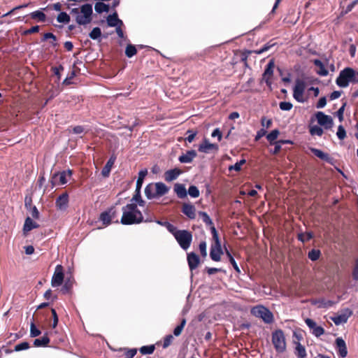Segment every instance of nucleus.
Instances as JSON below:
<instances>
[{"label": "nucleus", "mask_w": 358, "mask_h": 358, "mask_svg": "<svg viewBox=\"0 0 358 358\" xmlns=\"http://www.w3.org/2000/svg\"><path fill=\"white\" fill-rule=\"evenodd\" d=\"M70 16L65 12H61L57 17V20L61 23L67 24L70 22Z\"/></svg>", "instance_id": "37998d69"}, {"label": "nucleus", "mask_w": 358, "mask_h": 358, "mask_svg": "<svg viewBox=\"0 0 358 358\" xmlns=\"http://www.w3.org/2000/svg\"><path fill=\"white\" fill-rule=\"evenodd\" d=\"M346 106H347V102L345 101H344L343 102L341 107L336 112V116L338 117L340 122H342L343 120V113H344L345 108Z\"/></svg>", "instance_id": "5fc2aeb1"}, {"label": "nucleus", "mask_w": 358, "mask_h": 358, "mask_svg": "<svg viewBox=\"0 0 358 358\" xmlns=\"http://www.w3.org/2000/svg\"><path fill=\"white\" fill-rule=\"evenodd\" d=\"M336 135L340 140H343L346 137V131L342 125L338 126Z\"/></svg>", "instance_id": "052dcab7"}, {"label": "nucleus", "mask_w": 358, "mask_h": 358, "mask_svg": "<svg viewBox=\"0 0 358 358\" xmlns=\"http://www.w3.org/2000/svg\"><path fill=\"white\" fill-rule=\"evenodd\" d=\"M314 237L312 231H307L306 233H300L297 235V238L302 243L308 242Z\"/></svg>", "instance_id": "473e14b6"}, {"label": "nucleus", "mask_w": 358, "mask_h": 358, "mask_svg": "<svg viewBox=\"0 0 358 358\" xmlns=\"http://www.w3.org/2000/svg\"><path fill=\"white\" fill-rule=\"evenodd\" d=\"M336 345L338 355L342 358H345L348 355L345 341L342 338H337L336 339Z\"/></svg>", "instance_id": "dca6fc26"}, {"label": "nucleus", "mask_w": 358, "mask_h": 358, "mask_svg": "<svg viewBox=\"0 0 358 358\" xmlns=\"http://www.w3.org/2000/svg\"><path fill=\"white\" fill-rule=\"evenodd\" d=\"M70 13L75 17L79 25H85L91 22L92 6L90 3L83 5L80 8H72Z\"/></svg>", "instance_id": "7ed1b4c3"}, {"label": "nucleus", "mask_w": 358, "mask_h": 358, "mask_svg": "<svg viewBox=\"0 0 358 358\" xmlns=\"http://www.w3.org/2000/svg\"><path fill=\"white\" fill-rule=\"evenodd\" d=\"M317 122L320 125L324 126L325 129H330L333 126L332 118L323 112L319 111L315 114Z\"/></svg>", "instance_id": "9b49d317"}, {"label": "nucleus", "mask_w": 358, "mask_h": 358, "mask_svg": "<svg viewBox=\"0 0 358 358\" xmlns=\"http://www.w3.org/2000/svg\"><path fill=\"white\" fill-rule=\"evenodd\" d=\"M187 134H188V136L185 138V141H187L189 143H192L194 141L195 136H196L197 131L188 130L187 131Z\"/></svg>", "instance_id": "e2e57ef3"}, {"label": "nucleus", "mask_w": 358, "mask_h": 358, "mask_svg": "<svg viewBox=\"0 0 358 358\" xmlns=\"http://www.w3.org/2000/svg\"><path fill=\"white\" fill-rule=\"evenodd\" d=\"M155 194L156 196V198L162 196L165 194H166L169 191V188L163 182H159L155 183Z\"/></svg>", "instance_id": "aec40b11"}, {"label": "nucleus", "mask_w": 358, "mask_h": 358, "mask_svg": "<svg viewBox=\"0 0 358 358\" xmlns=\"http://www.w3.org/2000/svg\"><path fill=\"white\" fill-rule=\"evenodd\" d=\"M185 324H186V319L182 318L180 322V324L179 325H178L173 330L174 336H179L182 334V331Z\"/></svg>", "instance_id": "79ce46f5"}, {"label": "nucleus", "mask_w": 358, "mask_h": 358, "mask_svg": "<svg viewBox=\"0 0 358 358\" xmlns=\"http://www.w3.org/2000/svg\"><path fill=\"white\" fill-rule=\"evenodd\" d=\"M30 17L33 20H36L38 22H44L46 21V15L41 10H36L29 14Z\"/></svg>", "instance_id": "c85d7f7f"}, {"label": "nucleus", "mask_w": 358, "mask_h": 358, "mask_svg": "<svg viewBox=\"0 0 358 358\" xmlns=\"http://www.w3.org/2000/svg\"><path fill=\"white\" fill-rule=\"evenodd\" d=\"M175 238L183 250H187L191 245L192 235V233L187 230H179L178 232H176V234H175Z\"/></svg>", "instance_id": "423d86ee"}, {"label": "nucleus", "mask_w": 358, "mask_h": 358, "mask_svg": "<svg viewBox=\"0 0 358 358\" xmlns=\"http://www.w3.org/2000/svg\"><path fill=\"white\" fill-rule=\"evenodd\" d=\"M69 194L66 192L59 195L55 201V206L57 210H66L69 206Z\"/></svg>", "instance_id": "ddd939ff"}, {"label": "nucleus", "mask_w": 358, "mask_h": 358, "mask_svg": "<svg viewBox=\"0 0 358 358\" xmlns=\"http://www.w3.org/2000/svg\"><path fill=\"white\" fill-rule=\"evenodd\" d=\"M173 191L179 199H185L187 196V191L184 184L176 183Z\"/></svg>", "instance_id": "b1692460"}, {"label": "nucleus", "mask_w": 358, "mask_h": 358, "mask_svg": "<svg viewBox=\"0 0 358 358\" xmlns=\"http://www.w3.org/2000/svg\"><path fill=\"white\" fill-rule=\"evenodd\" d=\"M95 11L98 13L109 11V6L103 2H96L94 5Z\"/></svg>", "instance_id": "c9c22d12"}, {"label": "nucleus", "mask_w": 358, "mask_h": 358, "mask_svg": "<svg viewBox=\"0 0 358 358\" xmlns=\"http://www.w3.org/2000/svg\"><path fill=\"white\" fill-rule=\"evenodd\" d=\"M321 255V252L317 249H312L308 252V257L311 261H317Z\"/></svg>", "instance_id": "ea45409f"}, {"label": "nucleus", "mask_w": 358, "mask_h": 358, "mask_svg": "<svg viewBox=\"0 0 358 358\" xmlns=\"http://www.w3.org/2000/svg\"><path fill=\"white\" fill-rule=\"evenodd\" d=\"M312 334L315 335L316 337H319L324 334V329L323 327L317 326L313 329Z\"/></svg>", "instance_id": "69168bd1"}, {"label": "nucleus", "mask_w": 358, "mask_h": 358, "mask_svg": "<svg viewBox=\"0 0 358 358\" xmlns=\"http://www.w3.org/2000/svg\"><path fill=\"white\" fill-rule=\"evenodd\" d=\"M41 334V331L36 327L34 321L30 324V336L31 337H36Z\"/></svg>", "instance_id": "3c124183"}, {"label": "nucleus", "mask_w": 358, "mask_h": 358, "mask_svg": "<svg viewBox=\"0 0 358 358\" xmlns=\"http://www.w3.org/2000/svg\"><path fill=\"white\" fill-rule=\"evenodd\" d=\"M223 254L222 250L210 248V256L212 260L219 262L221 259V255Z\"/></svg>", "instance_id": "2f4dec72"}, {"label": "nucleus", "mask_w": 358, "mask_h": 358, "mask_svg": "<svg viewBox=\"0 0 358 358\" xmlns=\"http://www.w3.org/2000/svg\"><path fill=\"white\" fill-rule=\"evenodd\" d=\"M199 215L202 218L203 222L206 225L208 226V225H213V222L212 220L210 219L209 215L206 212L199 211Z\"/></svg>", "instance_id": "49530a36"}, {"label": "nucleus", "mask_w": 358, "mask_h": 358, "mask_svg": "<svg viewBox=\"0 0 358 358\" xmlns=\"http://www.w3.org/2000/svg\"><path fill=\"white\" fill-rule=\"evenodd\" d=\"M336 83L342 88L348 87L350 84H358V71L352 67L344 68L336 78Z\"/></svg>", "instance_id": "f03ea898"}, {"label": "nucleus", "mask_w": 358, "mask_h": 358, "mask_svg": "<svg viewBox=\"0 0 358 358\" xmlns=\"http://www.w3.org/2000/svg\"><path fill=\"white\" fill-rule=\"evenodd\" d=\"M219 148L218 145L215 143H210L209 141L204 138L203 143L199 145L198 150L201 152L208 153L210 150H217Z\"/></svg>", "instance_id": "f3484780"}, {"label": "nucleus", "mask_w": 358, "mask_h": 358, "mask_svg": "<svg viewBox=\"0 0 358 358\" xmlns=\"http://www.w3.org/2000/svg\"><path fill=\"white\" fill-rule=\"evenodd\" d=\"M182 173V171L178 168L170 169L164 173V180L166 182H171L176 179Z\"/></svg>", "instance_id": "6ab92c4d"}, {"label": "nucleus", "mask_w": 358, "mask_h": 358, "mask_svg": "<svg viewBox=\"0 0 358 358\" xmlns=\"http://www.w3.org/2000/svg\"><path fill=\"white\" fill-rule=\"evenodd\" d=\"M279 107L282 110L288 111L292 108L293 105L290 102L282 101L279 103Z\"/></svg>", "instance_id": "bf43d9fd"}, {"label": "nucleus", "mask_w": 358, "mask_h": 358, "mask_svg": "<svg viewBox=\"0 0 358 358\" xmlns=\"http://www.w3.org/2000/svg\"><path fill=\"white\" fill-rule=\"evenodd\" d=\"M173 336L171 334L166 335L164 338L163 348H167L173 342Z\"/></svg>", "instance_id": "4d7b16f0"}, {"label": "nucleus", "mask_w": 358, "mask_h": 358, "mask_svg": "<svg viewBox=\"0 0 358 358\" xmlns=\"http://www.w3.org/2000/svg\"><path fill=\"white\" fill-rule=\"evenodd\" d=\"M50 343V338H48L47 334L43 336L40 338H36L34 341V345L35 347H45Z\"/></svg>", "instance_id": "c756f323"}, {"label": "nucleus", "mask_w": 358, "mask_h": 358, "mask_svg": "<svg viewBox=\"0 0 358 358\" xmlns=\"http://www.w3.org/2000/svg\"><path fill=\"white\" fill-rule=\"evenodd\" d=\"M274 66L273 61L271 60L266 65V69L263 73V78L264 79L266 85L269 87L271 85V78L273 74Z\"/></svg>", "instance_id": "4468645a"}, {"label": "nucleus", "mask_w": 358, "mask_h": 358, "mask_svg": "<svg viewBox=\"0 0 358 358\" xmlns=\"http://www.w3.org/2000/svg\"><path fill=\"white\" fill-rule=\"evenodd\" d=\"M310 150L313 154H314L316 157L320 158V159L327 162L328 163L331 164L332 158L329 156L328 153L324 152L321 150L315 148H310Z\"/></svg>", "instance_id": "412c9836"}, {"label": "nucleus", "mask_w": 358, "mask_h": 358, "mask_svg": "<svg viewBox=\"0 0 358 358\" xmlns=\"http://www.w3.org/2000/svg\"><path fill=\"white\" fill-rule=\"evenodd\" d=\"M280 134L278 129H274L271 131L267 136L266 138L271 145H273L275 142H276V139Z\"/></svg>", "instance_id": "e433bc0d"}, {"label": "nucleus", "mask_w": 358, "mask_h": 358, "mask_svg": "<svg viewBox=\"0 0 358 358\" xmlns=\"http://www.w3.org/2000/svg\"><path fill=\"white\" fill-rule=\"evenodd\" d=\"M182 213L188 218L194 220L196 217V208L192 203H184L182 206Z\"/></svg>", "instance_id": "2eb2a0df"}, {"label": "nucleus", "mask_w": 358, "mask_h": 358, "mask_svg": "<svg viewBox=\"0 0 358 358\" xmlns=\"http://www.w3.org/2000/svg\"><path fill=\"white\" fill-rule=\"evenodd\" d=\"M64 272L62 265H57L52 278L51 285L52 287L60 286L64 281Z\"/></svg>", "instance_id": "9d476101"}, {"label": "nucleus", "mask_w": 358, "mask_h": 358, "mask_svg": "<svg viewBox=\"0 0 358 358\" xmlns=\"http://www.w3.org/2000/svg\"><path fill=\"white\" fill-rule=\"evenodd\" d=\"M352 315V311L350 308H345L340 315L332 317L331 319L336 325L346 323L349 317Z\"/></svg>", "instance_id": "f8f14e48"}, {"label": "nucleus", "mask_w": 358, "mask_h": 358, "mask_svg": "<svg viewBox=\"0 0 358 358\" xmlns=\"http://www.w3.org/2000/svg\"><path fill=\"white\" fill-rule=\"evenodd\" d=\"M352 278L355 280H358V258L355 261V265L352 271Z\"/></svg>", "instance_id": "774afa93"}, {"label": "nucleus", "mask_w": 358, "mask_h": 358, "mask_svg": "<svg viewBox=\"0 0 358 358\" xmlns=\"http://www.w3.org/2000/svg\"><path fill=\"white\" fill-rule=\"evenodd\" d=\"M246 163V160L245 159H243L240 160L239 162H237L234 165L231 166L229 169V171L235 170L236 171H240L241 169V166L245 164Z\"/></svg>", "instance_id": "864d4df0"}, {"label": "nucleus", "mask_w": 358, "mask_h": 358, "mask_svg": "<svg viewBox=\"0 0 358 358\" xmlns=\"http://www.w3.org/2000/svg\"><path fill=\"white\" fill-rule=\"evenodd\" d=\"M116 210L114 206L109 208L108 210L102 212L99 215V220L102 222L104 227H107L111 224L112 220L116 217Z\"/></svg>", "instance_id": "1a4fd4ad"}, {"label": "nucleus", "mask_w": 358, "mask_h": 358, "mask_svg": "<svg viewBox=\"0 0 358 358\" xmlns=\"http://www.w3.org/2000/svg\"><path fill=\"white\" fill-rule=\"evenodd\" d=\"M48 39H52V41H50V43L53 47H57L58 45V43H57V37L50 32H48L43 34V37L42 38L43 41H46Z\"/></svg>", "instance_id": "a19ab883"}, {"label": "nucleus", "mask_w": 358, "mask_h": 358, "mask_svg": "<svg viewBox=\"0 0 358 358\" xmlns=\"http://www.w3.org/2000/svg\"><path fill=\"white\" fill-rule=\"evenodd\" d=\"M313 64L315 66L319 68V70L317 71V73L321 76H327L329 73L328 70L324 66V64L318 59H315L313 60Z\"/></svg>", "instance_id": "cd10ccee"}, {"label": "nucleus", "mask_w": 358, "mask_h": 358, "mask_svg": "<svg viewBox=\"0 0 358 358\" xmlns=\"http://www.w3.org/2000/svg\"><path fill=\"white\" fill-rule=\"evenodd\" d=\"M199 250L201 252V255L203 257H206L207 256V251H206V243L205 241H201L199 243Z\"/></svg>", "instance_id": "0e129e2a"}, {"label": "nucleus", "mask_w": 358, "mask_h": 358, "mask_svg": "<svg viewBox=\"0 0 358 358\" xmlns=\"http://www.w3.org/2000/svg\"><path fill=\"white\" fill-rule=\"evenodd\" d=\"M306 89V83L303 80L297 79L293 89V97L298 102H303V93Z\"/></svg>", "instance_id": "6e6552de"}, {"label": "nucleus", "mask_w": 358, "mask_h": 358, "mask_svg": "<svg viewBox=\"0 0 358 358\" xmlns=\"http://www.w3.org/2000/svg\"><path fill=\"white\" fill-rule=\"evenodd\" d=\"M271 342L277 353L282 354L287 350V343L284 331L276 329L271 334Z\"/></svg>", "instance_id": "20e7f679"}, {"label": "nucleus", "mask_w": 358, "mask_h": 358, "mask_svg": "<svg viewBox=\"0 0 358 358\" xmlns=\"http://www.w3.org/2000/svg\"><path fill=\"white\" fill-rule=\"evenodd\" d=\"M196 155V152L194 150H188L185 154L180 155L178 160L180 163H191Z\"/></svg>", "instance_id": "4be33fe9"}, {"label": "nucleus", "mask_w": 358, "mask_h": 358, "mask_svg": "<svg viewBox=\"0 0 358 358\" xmlns=\"http://www.w3.org/2000/svg\"><path fill=\"white\" fill-rule=\"evenodd\" d=\"M273 45H274V43L271 44L270 43H267L266 44L264 45V46L262 48H260L259 50H254V53L260 55L264 52L268 51Z\"/></svg>", "instance_id": "13d9d810"}, {"label": "nucleus", "mask_w": 358, "mask_h": 358, "mask_svg": "<svg viewBox=\"0 0 358 358\" xmlns=\"http://www.w3.org/2000/svg\"><path fill=\"white\" fill-rule=\"evenodd\" d=\"M251 313L252 315L261 318L266 324H271L274 320L272 312L262 305L253 307L251 309Z\"/></svg>", "instance_id": "39448f33"}, {"label": "nucleus", "mask_w": 358, "mask_h": 358, "mask_svg": "<svg viewBox=\"0 0 358 358\" xmlns=\"http://www.w3.org/2000/svg\"><path fill=\"white\" fill-rule=\"evenodd\" d=\"M227 256L228 257L230 263L233 266L234 268L236 270V272L240 273L241 271L239 269V267L238 266L235 259H234L233 256L231 255V252L225 248Z\"/></svg>", "instance_id": "8fccbe9b"}, {"label": "nucleus", "mask_w": 358, "mask_h": 358, "mask_svg": "<svg viewBox=\"0 0 358 358\" xmlns=\"http://www.w3.org/2000/svg\"><path fill=\"white\" fill-rule=\"evenodd\" d=\"M155 350V345H144L140 348L139 351L142 355H151Z\"/></svg>", "instance_id": "58836bf2"}, {"label": "nucleus", "mask_w": 358, "mask_h": 358, "mask_svg": "<svg viewBox=\"0 0 358 358\" xmlns=\"http://www.w3.org/2000/svg\"><path fill=\"white\" fill-rule=\"evenodd\" d=\"M39 227L36 222L33 221L29 217H27L25 219L24 227H23V232L26 234L28 231L36 229Z\"/></svg>", "instance_id": "bb28decb"}, {"label": "nucleus", "mask_w": 358, "mask_h": 358, "mask_svg": "<svg viewBox=\"0 0 358 358\" xmlns=\"http://www.w3.org/2000/svg\"><path fill=\"white\" fill-rule=\"evenodd\" d=\"M137 53V49L134 45L128 44L125 49V55L127 57L131 58Z\"/></svg>", "instance_id": "4c0bfd02"}, {"label": "nucleus", "mask_w": 358, "mask_h": 358, "mask_svg": "<svg viewBox=\"0 0 358 358\" xmlns=\"http://www.w3.org/2000/svg\"><path fill=\"white\" fill-rule=\"evenodd\" d=\"M254 52V50H244L241 53V61L244 63L245 67H248V58L250 55Z\"/></svg>", "instance_id": "c03bdc74"}, {"label": "nucleus", "mask_w": 358, "mask_h": 358, "mask_svg": "<svg viewBox=\"0 0 358 358\" xmlns=\"http://www.w3.org/2000/svg\"><path fill=\"white\" fill-rule=\"evenodd\" d=\"M72 176V171H63L62 172H57L53 174L50 183L52 188L59 185H64L68 182L67 178H71Z\"/></svg>", "instance_id": "0eeeda50"}, {"label": "nucleus", "mask_w": 358, "mask_h": 358, "mask_svg": "<svg viewBox=\"0 0 358 358\" xmlns=\"http://www.w3.org/2000/svg\"><path fill=\"white\" fill-rule=\"evenodd\" d=\"M148 174V170L147 169H143V170H141L138 173V179H137V181H136V188L137 189H141V187H142V185H143V180L145 178V177L147 176Z\"/></svg>", "instance_id": "72a5a7b5"}, {"label": "nucleus", "mask_w": 358, "mask_h": 358, "mask_svg": "<svg viewBox=\"0 0 358 358\" xmlns=\"http://www.w3.org/2000/svg\"><path fill=\"white\" fill-rule=\"evenodd\" d=\"M143 221L142 213L136 203H129L122 208L121 223L124 225L139 224Z\"/></svg>", "instance_id": "f257e3e1"}, {"label": "nucleus", "mask_w": 358, "mask_h": 358, "mask_svg": "<svg viewBox=\"0 0 358 358\" xmlns=\"http://www.w3.org/2000/svg\"><path fill=\"white\" fill-rule=\"evenodd\" d=\"M187 194H189V195L192 198H197L200 195L199 190L195 185H190L189 187Z\"/></svg>", "instance_id": "a18cd8bd"}, {"label": "nucleus", "mask_w": 358, "mask_h": 358, "mask_svg": "<svg viewBox=\"0 0 358 358\" xmlns=\"http://www.w3.org/2000/svg\"><path fill=\"white\" fill-rule=\"evenodd\" d=\"M323 133V129L317 125L311 127L310 129V134L312 136L317 135L318 136H322Z\"/></svg>", "instance_id": "09e8293b"}, {"label": "nucleus", "mask_w": 358, "mask_h": 358, "mask_svg": "<svg viewBox=\"0 0 358 358\" xmlns=\"http://www.w3.org/2000/svg\"><path fill=\"white\" fill-rule=\"evenodd\" d=\"M293 343L295 345L294 355L298 358H306L307 353L305 347L299 341H296V340H293Z\"/></svg>", "instance_id": "5701e85b"}, {"label": "nucleus", "mask_w": 358, "mask_h": 358, "mask_svg": "<svg viewBox=\"0 0 358 358\" xmlns=\"http://www.w3.org/2000/svg\"><path fill=\"white\" fill-rule=\"evenodd\" d=\"M90 37L93 40L99 38L101 36V31L99 27H94L89 34Z\"/></svg>", "instance_id": "de8ad7c7"}, {"label": "nucleus", "mask_w": 358, "mask_h": 358, "mask_svg": "<svg viewBox=\"0 0 358 358\" xmlns=\"http://www.w3.org/2000/svg\"><path fill=\"white\" fill-rule=\"evenodd\" d=\"M107 23L109 27H117L122 25V21L118 18L117 12H114L112 15L107 17Z\"/></svg>", "instance_id": "a878e982"}, {"label": "nucleus", "mask_w": 358, "mask_h": 358, "mask_svg": "<svg viewBox=\"0 0 358 358\" xmlns=\"http://www.w3.org/2000/svg\"><path fill=\"white\" fill-rule=\"evenodd\" d=\"M137 353V349L132 348V349H127L125 352V358H134V357Z\"/></svg>", "instance_id": "338daca9"}, {"label": "nucleus", "mask_w": 358, "mask_h": 358, "mask_svg": "<svg viewBox=\"0 0 358 358\" xmlns=\"http://www.w3.org/2000/svg\"><path fill=\"white\" fill-rule=\"evenodd\" d=\"M164 227L170 233H171L173 235L174 237L175 234H176V232H178L179 231L173 224H171L169 222H164Z\"/></svg>", "instance_id": "6e6d98bb"}, {"label": "nucleus", "mask_w": 358, "mask_h": 358, "mask_svg": "<svg viewBox=\"0 0 358 358\" xmlns=\"http://www.w3.org/2000/svg\"><path fill=\"white\" fill-rule=\"evenodd\" d=\"M116 159H117L116 155L114 153L112 154L111 156L110 157L109 159L106 162V165L104 166V167L102 169L101 173L103 176H108V174L111 170V168L113 167Z\"/></svg>", "instance_id": "393cba45"}, {"label": "nucleus", "mask_w": 358, "mask_h": 358, "mask_svg": "<svg viewBox=\"0 0 358 358\" xmlns=\"http://www.w3.org/2000/svg\"><path fill=\"white\" fill-rule=\"evenodd\" d=\"M187 262L190 271L196 269L200 264V258L194 252L187 254Z\"/></svg>", "instance_id": "a211bd4d"}, {"label": "nucleus", "mask_w": 358, "mask_h": 358, "mask_svg": "<svg viewBox=\"0 0 358 358\" xmlns=\"http://www.w3.org/2000/svg\"><path fill=\"white\" fill-rule=\"evenodd\" d=\"M155 188V183H150L145 187V194L148 199L156 198Z\"/></svg>", "instance_id": "7c9ffc66"}, {"label": "nucleus", "mask_w": 358, "mask_h": 358, "mask_svg": "<svg viewBox=\"0 0 358 358\" xmlns=\"http://www.w3.org/2000/svg\"><path fill=\"white\" fill-rule=\"evenodd\" d=\"M73 280H72L71 279H67L65 281L64 285H63V287L61 289V292H62V294H66L70 293L73 288Z\"/></svg>", "instance_id": "f704fd0d"}, {"label": "nucleus", "mask_w": 358, "mask_h": 358, "mask_svg": "<svg viewBox=\"0 0 358 358\" xmlns=\"http://www.w3.org/2000/svg\"><path fill=\"white\" fill-rule=\"evenodd\" d=\"M29 348V344L28 342H22L21 343H19L15 346V351H21L24 350H27Z\"/></svg>", "instance_id": "680f3d73"}, {"label": "nucleus", "mask_w": 358, "mask_h": 358, "mask_svg": "<svg viewBox=\"0 0 358 358\" xmlns=\"http://www.w3.org/2000/svg\"><path fill=\"white\" fill-rule=\"evenodd\" d=\"M40 27L38 25L33 26L30 29L24 30L22 32V36H28L32 34L38 33L39 31Z\"/></svg>", "instance_id": "603ef678"}]
</instances>
